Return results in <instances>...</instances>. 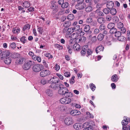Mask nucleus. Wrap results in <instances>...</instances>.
<instances>
[{
	"instance_id": "nucleus-1",
	"label": "nucleus",
	"mask_w": 130,
	"mask_h": 130,
	"mask_svg": "<svg viewBox=\"0 0 130 130\" xmlns=\"http://www.w3.org/2000/svg\"><path fill=\"white\" fill-rule=\"evenodd\" d=\"M83 0H78L77 3L75 6L76 9L78 10L83 9L86 7V5L83 2Z\"/></svg>"
},
{
	"instance_id": "nucleus-2",
	"label": "nucleus",
	"mask_w": 130,
	"mask_h": 130,
	"mask_svg": "<svg viewBox=\"0 0 130 130\" xmlns=\"http://www.w3.org/2000/svg\"><path fill=\"white\" fill-rule=\"evenodd\" d=\"M63 85H62L59 87V89L58 92V93L63 96H65L66 94L69 91L68 89L66 87H62Z\"/></svg>"
},
{
	"instance_id": "nucleus-3",
	"label": "nucleus",
	"mask_w": 130,
	"mask_h": 130,
	"mask_svg": "<svg viewBox=\"0 0 130 130\" xmlns=\"http://www.w3.org/2000/svg\"><path fill=\"white\" fill-rule=\"evenodd\" d=\"M44 69L43 66L41 64H37L33 66L32 69L35 72H38L41 71Z\"/></svg>"
},
{
	"instance_id": "nucleus-4",
	"label": "nucleus",
	"mask_w": 130,
	"mask_h": 130,
	"mask_svg": "<svg viewBox=\"0 0 130 130\" xmlns=\"http://www.w3.org/2000/svg\"><path fill=\"white\" fill-rule=\"evenodd\" d=\"M33 61L31 60H29L25 62L23 66V68L25 70H29L32 64Z\"/></svg>"
},
{
	"instance_id": "nucleus-5",
	"label": "nucleus",
	"mask_w": 130,
	"mask_h": 130,
	"mask_svg": "<svg viewBox=\"0 0 130 130\" xmlns=\"http://www.w3.org/2000/svg\"><path fill=\"white\" fill-rule=\"evenodd\" d=\"M71 99L66 97L62 98L60 100L61 103L63 104H68L71 102Z\"/></svg>"
},
{
	"instance_id": "nucleus-6",
	"label": "nucleus",
	"mask_w": 130,
	"mask_h": 130,
	"mask_svg": "<svg viewBox=\"0 0 130 130\" xmlns=\"http://www.w3.org/2000/svg\"><path fill=\"white\" fill-rule=\"evenodd\" d=\"M64 122L65 124L68 125L72 124L74 122L73 120L70 117L66 118L64 120Z\"/></svg>"
},
{
	"instance_id": "nucleus-7",
	"label": "nucleus",
	"mask_w": 130,
	"mask_h": 130,
	"mask_svg": "<svg viewBox=\"0 0 130 130\" xmlns=\"http://www.w3.org/2000/svg\"><path fill=\"white\" fill-rule=\"evenodd\" d=\"M73 31H74L72 27L69 28L64 27V28L63 30V32L64 33L69 35H71Z\"/></svg>"
},
{
	"instance_id": "nucleus-8",
	"label": "nucleus",
	"mask_w": 130,
	"mask_h": 130,
	"mask_svg": "<svg viewBox=\"0 0 130 130\" xmlns=\"http://www.w3.org/2000/svg\"><path fill=\"white\" fill-rule=\"evenodd\" d=\"M51 74V72L50 71L48 70H44L41 71L40 74L41 76L44 77L47 76L48 75Z\"/></svg>"
},
{
	"instance_id": "nucleus-9",
	"label": "nucleus",
	"mask_w": 130,
	"mask_h": 130,
	"mask_svg": "<svg viewBox=\"0 0 130 130\" xmlns=\"http://www.w3.org/2000/svg\"><path fill=\"white\" fill-rule=\"evenodd\" d=\"M60 80L56 76L53 77L49 80V83H58Z\"/></svg>"
},
{
	"instance_id": "nucleus-10",
	"label": "nucleus",
	"mask_w": 130,
	"mask_h": 130,
	"mask_svg": "<svg viewBox=\"0 0 130 130\" xmlns=\"http://www.w3.org/2000/svg\"><path fill=\"white\" fill-rule=\"evenodd\" d=\"M24 60V58L22 56H21L20 55L17 59L15 63L16 64L18 65L22 64L23 63Z\"/></svg>"
},
{
	"instance_id": "nucleus-11",
	"label": "nucleus",
	"mask_w": 130,
	"mask_h": 130,
	"mask_svg": "<svg viewBox=\"0 0 130 130\" xmlns=\"http://www.w3.org/2000/svg\"><path fill=\"white\" fill-rule=\"evenodd\" d=\"M88 49V45H85L83 47L82 49L80 52L81 55L82 56H84L86 54L87 51Z\"/></svg>"
},
{
	"instance_id": "nucleus-12",
	"label": "nucleus",
	"mask_w": 130,
	"mask_h": 130,
	"mask_svg": "<svg viewBox=\"0 0 130 130\" xmlns=\"http://www.w3.org/2000/svg\"><path fill=\"white\" fill-rule=\"evenodd\" d=\"M61 86V85L58 83H51L50 86L51 88L55 90L58 89L59 87Z\"/></svg>"
},
{
	"instance_id": "nucleus-13",
	"label": "nucleus",
	"mask_w": 130,
	"mask_h": 130,
	"mask_svg": "<svg viewBox=\"0 0 130 130\" xmlns=\"http://www.w3.org/2000/svg\"><path fill=\"white\" fill-rule=\"evenodd\" d=\"M73 127L75 129L79 130L82 128V124L80 123H76L73 125Z\"/></svg>"
},
{
	"instance_id": "nucleus-14",
	"label": "nucleus",
	"mask_w": 130,
	"mask_h": 130,
	"mask_svg": "<svg viewBox=\"0 0 130 130\" xmlns=\"http://www.w3.org/2000/svg\"><path fill=\"white\" fill-rule=\"evenodd\" d=\"M70 114L73 116H78L81 113L78 110H72L70 112Z\"/></svg>"
},
{
	"instance_id": "nucleus-15",
	"label": "nucleus",
	"mask_w": 130,
	"mask_h": 130,
	"mask_svg": "<svg viewBox=\"0 0 130 130\" xmlns=\"http://www.w3.org/2000/svg\"><path fill=\"white\" fill-rule=\"evenodd\" d=\"M88 126L92 128V129L95 128V127H96L95 123L94 121L93 120L91 121L89 123H88Z\"/></svg>"
},
{
	"instance_id": "nucleus-16",
	"label": "nucleus",
	"mask_w": 130,
	"mask_h": 130,
	"mask_svg": "<svg viewBox=\"0 0 130 130\" xmlns=\"http://www.w3.org/2000/svg\"><path fill=\"white\" fill-rule=\"evenodd\" d=\"M86 22L88 23H90L92 26H94L95 25L92 19L91 18H88L86 20Z\"/></svg>"
},
{
	"instance_id": "nucleus-17",
	"label": "nucleus",
	"mask_w": 130,
	"mask_h": 130,
	"mask_svg": "<svg viewBox=\"0 0 130 130\" xmlns=\"http://www.w3.org/2000/svg\"><path fill=\"white\" fill-rule=\"evenodd\" d=\"M104 49V47L102 45H100L96 47L95 50L96 52L97 53L100 52H103Z\"/></svg>"
},
{
	"instance_id": "nucleus-18",
	"label": "nucleus",
	"mask_w": 130,
	"mask_h": 130,
	"mask_svg": "<svg viewBox=\"0 0 130 130\" xmlns=\"http://www.w3.org/2000/svg\"><path fill=\"white\" fill-rule=\"evenodd\" d=\"M90 29V27L89 25H86L84 28V31L85 32H87L89 34H91L92 33V31L91 30H89Z\"/></svg>"
},
{
	"instance_id": "nucleus-19",
	"label": "nucleus",
	"mask_w": 130,
	"mask_h": 130,
	"mask_svg": "<svg viewBox=\"0 0 130 130\" xmlns=\"http://www.w3.org/2000/svg\"><path fill=\"white\" fill-rule=\"evenodd\" d=\"M88 122H86L84 123L83 125V127H85L83 129V130H92L93 129L89 126H88Z\"/></svg>"
},
{
	"instance_id": "nucleus-20",
	"label": "nucleus",
	"mask_w": 130,
	"mask_h": 130,
	"mask_svg": "<svg viewBox=\"0 0 130 130\" xmlns=\"http://www.w3.org/2000/svg\"><path fill=\"white\" fill-rule=\"evenodd\" d=\"M119 79L117 75L114 74L112 76L111 79L113 82L115 83L118 81Z\"/></svg>"
},
{
	"instance_id": "nucleus-21",
	"label": "nucleus",
	"mask_w": 130,
	"mask_h": 130,
	"mask_svg": "<svg viewBox=\"0 0 130 130\" xmlns=\"http://www.w3.org/2000/svg\"><path fill=\"white\" fill-rule=\"evenodd\" d=\"M114 6V3L113 2L110 1L107 2V7L110 9H111Z\"/></svg>"
},
{
	"instance_id": "nucleus-22",
	"label": "nucleus",
	"mask_w": 130,
	"mask_h": 130,
	"mask_svg": "<svg viewBox=\"0 0 130 130\" xmlns=\"http://www.w3.org/2000/svg\"><path fill=\"white\" fill-rule=\"evenodd\" d=\"M22 6L25 8H27L30 6V3L27 1H25L22 4Z\"/></svg>"
},
{
	"instance_id": "nucleus-23",
	"label": "nucleus",
	"mask_w": 130,
	"mask_h": 130,
	"mask_svg": "<svg viewBox=\"0 0 130 130\" xmlns=\"http://www.w3.org/2000/svg\"><path fill=\"white\" fill-rule=\"evenodd\" d=\"M73 48L74 50L78 51L80 49V46L78 44L75 43L74 44Z\"/></svg>"
},
{
	"instance_id": "nucleus-24",
	"label": "nucleus",
	"mask_w": 130,
	"mask_h": 130,
	"mask_svg": "<svg viewBox=\"0 0 130 130\" xmlns=\"http://www.w3.org/2000/svg\"><path fill=\"white\" fill-rule=\"evenodd\" d=\"M10 54V52L9 50H6L3 52V56L4 57H6L9 56Z\"/></svg>"
},
{
	"instance_id": "nucleus-25",
	"label": "nucleus",
	"mask_w": 130,
	"mask_h": 130,
	"mask_svg": "<svg viewBox=\"0 0 130 130\" xmlns=\"http://www.w3.org/2000/svg\"><path fill=\"white\" fill-rule=\"evenodd\" d=\"M67 48L69 53L71 54L72 51V46L71 45H68L67 46Z\"/></svg>"
},
{
	"instance_id": "nucleus-26",
	"label": "nucleus",
	"mask_w": 130,
	"mask_h": 130,
	"mask_svg": "<svg viewBox=\"0 0 130 130\" xmlns=\"http://www.w3.org/2000/svg\"><path fill=\"white\" fill-rule=\"evenodd\" d=\"M92 7L91 6H88L85 8V11L87 12H89L92 10Z\"/></svg>"
},
{
	"instance_id": "nucleus-27",
	"label": "nucleus",
	"mask_w": 130,
	"mask_h": 130,
	"mask_svg": "<svg viewBox=\"0 0 130 130\" xmlns=\"http://www.w3.org/2000/svg\"><path fill=\"white\" fill-rule=\"evenodd\" d=\"M71 25V22L70 21H65L63 24V26L65 27L68 28Z\"/></svg>"
},
{
	"instance_id": "nucleus-28",
	"label": "nucleus",
	"mask_w": 130,
	"mask_h": 130,
	"mask_svg": "<svg viewBox=\"0 0 130 130\" xmlns=\"http://www.w3.org/2000/svg\"><path fill=\"white\" fill-rule=\"evenodd\" d=\"M80 35L78 33L76 32L73 34L71 35V37L73 39L76 40L77 38L79 37Z\"/></svg>"
},
{
	"instance_id": "nucleus-29",
	"label": "nucleus",
	"mask_w": 130,
	"mask_h": 130,
	"mask_svg": "<svg viewBox=\"0 0 130 130\" xmlns=\"http://www.w3.org/2000/svg\"><path fill=\"white\" fill-rule=\"evenodd\" d=\"M46 92L47 95L50 96H52L53 94L52 90L51 89H47L46 91Z\"/></svg>"
},
{
	"instance_id": "nucleus-30",
	"label": "nucleus",
	"mask_w": 130,
	"mask_h": 130,
	"mask_svg": "<svg viewBox=\"0 0 130 130\" xmlns=\"http://www.w3.org/2000/svg\"><path fill=\"white\" fill-rule=\"evenodd\" d=\"M20 28H13L12 30V32L14 34H18L20 32Z\"/></svg>"
},
{
	"instance_id": "nucleus-31",
	"label": "nucleus",
	"mask_w": 130,
	"mask_h": 130,
	"mask_svg": "<svg viewBox=\"0 0 130 130\" xmlns=\"http://www.w3.org/2000/svg\"><path fill=\"white\" fill-rule=\"evenodd\" d=\"M20 56L18 53H15L12 54L11 56V57L13 58H18Z\"/></svg>"
},
{
	"instance_id": "nucleus-32",
	"label": "nucleus",
	"mask_w": 130,
	"mask_h": 130,
	"mask_svg": "<svg viewBox=\"0 0 130 130\" xmlns=\"http://www.w3.org/2000/svg\"><path fill=\"white\" fill-rule=\"evenodd\" d=\"M11 61V60L10 58L8 57L6 58L4 60V62L5 63L8 64L10 63Z\"/></svg>"
},
{
	"instance_id": "nucleus-33",
	"label": "nucleus",
	"mask_w": 130,
	"mask_h": 130,
	"mask_svg": "<svg viewBox=\"0 0 130 130\" xmlns=\"http://www.w3.org/2000/svg\"><path fill=\"white\" fill-rule=\"evenodd\" d=\"M95 13L97 16V15L99 16H103L104 14L103 13L98 9H97L95 11Z\"/></svg>"
},
{
	"instance_id": "nucleus-34",
	"label": "nucleus",
	"mask_w": 130,
	"mask_h": 130,
	"mask_svg": "<svg viewBox=\"0 0 130 130\" xmlns=\"http://www.w3.org/2000/svg\"><path fill=\"white\" fill-rule=\"evenodd\" d=\"M97 22L100 24H103L104 22V18L102 17H100L97 19Z\"/></svg>"
},
{
	"instance_id": "nucleus-35",
	"label": "nucleus",
	"mask_w": 130,
	"mask_h": 130,
	"mask_svg": "<svg viewBox=\"0 0 130 130\" xmlns=\"http://www.w3.org/2000/svg\"><path fill=\"white\" fill-rule=\"evenodd\" d=\"M40 83L43 85H44L49 83V80H47L45 79H41L40 82Z\"/></svg>"
},
{
	"instance_id": "nucleus-36",
	"label": "nucleus",
	"mask_w": 130,
	"mask_h": 130,
	"mask_svg": "<svg viewBox=\"0 0 130 130\" xmlns=\"http://www.w3.org/2000/svg\"><path fill=\"white\" fill-rule=\"evenodd\" d=\"M110 13L113 15H116L117 13L116 10L114 8L111 9L110 10Z\"/></svg>"
},
{
	"instance_id": "nucleus-37",
	"label": "nucleus",
	"mask_w": 130,
	"mask_h": 130,
	"mask_svg": "<svg viewBox=\"0 0 130 130\" xmlns=\"http://www.w3.org/2000/svg\"><path fill=\"white\" fill-rule=\"evenodd\" d=\"M115 25V24L114 23H110L108 24L107 28L109 29H111L114 28Z\"/></svg>"
},
{
	"instance_id": "nucleus-38",
	"label": "nucleus",
	"mask_w": 130,
	"mask_h": 130,
	"mask_svg": "<svg viewBox=\"0 0 130 130\" xmlns=\"http://www.w3.org/2000/svg\"><path fill=\"white\" fill-rule=\"evenodd\" d=\"M90 15L91 17L97 18L98 17L96 15L95 13V11L94 12H91L90 14Z\"/></svg>"
},
{
	"instance_id": "nucleus-39",
	"label": "nucleus",
	"mask_w": 130,
	"mask_h": 130,
	"mask_svg": "<svg viewBox=\"0 0 130 130\" xmlns=\"http://www.w3.org/2000/svg\"><path fill=\"white\" fill-rule=\"evenodd\" d=\"M74 18V16L73 14H69L67 17V19L70 20H73Z\"/></svg>"
},
{
	"instance_id": "nucleus-40",
	"label": "nucleus",
	"mask_w": 130,
	"mask_h": 130,
	"mask_svg": "<svg viewBox=\"0 0 130 130\" xmlns=\"http://www.w3.org/2000/svg\"><path fill=\"white\" fill-rule=\"evenodd\" d=\"M104 38V35L101 34H99L98 37V39L100 41L102 40Z\"/></svg>"
},
{
	"instance_id": "nucleus-41",
	"label": "nucleus",
	"mask_w": 130,
	"mask_h": 130,
	"mask_svg": "<svg viewBox=\"0 0 130 130\" xmlns=\"http://www.w3.org/2000/svg\"><path fill=\"white\" fill-rule=\"evenodd\" d=\"M73 29L74 31H78L80 29V25H78L76 26H74V27L73 28Z\"/></svg>"
},
{
	"instance_id": "nucleus-42",
	"label": "nucleus",
	"mask_w": 130,
	"mask_h": 130,
	"mask_svg": "<svg viewBox=\"0 0 130 130\" xmlns=\"http://www.w3.org/2000/svg\"><path fill=\"white\" fill-rule=\"evenodd\" d=\"M20 40L21 41L23 44L25 43L27 41L26 38L24 36L22 37Z\"/></svg>"
},
{
	"instance_id": "nucleus-43",
	"label": "nucleus",
	"mask_w": 130,
	"mask_h": 130,
	"mask_svg": "<svg viewBox=\"0 0 130 130\" xmlns=\"http://www.w3.org/2000/svg\"><path fill=\"white\" fill-rule=\"evenodd\" d=\"M89 86L91 90L93 91H94L95 90L96 87L95 85L93 83H92L90 84L89 85Z\"/></svg>"
},
{
	"instance_id": "nucleus-44",
	"label": "nucleus",
	"mask_w": 130,
	"mask_h": 130,
	"mask_svg": "<svg viewBox=\"0 0 130 130\" xmlns=\"http://www.w3.org/2000/svg\"><path fill=\"white\" fill-rule=\"evenodd\" d=\"M54 46L55 48L58 49L59 50H62L63 48L62 46L60 45L56 44L54 45Z\"/></svg>"
},
{
	"instance_id": "nucleus-45",
	"label": "nucleus",
	"mask_w": 130,
	"mask_h": 130,
	"mask_svg": "<svg viewBox=\"0 0 130 130\" xmlns=\"http://www.w3.org/2000/svg\"><path fill=\"white\" fill-rule=\"evenodd\" d=\"M64 73L65 76L66 77H68L70 76V73L67 71H64Z\"/></svg>"
},
{
	"instance_id": "nucleus-46",
	"label": "nucleus",
	"mask_w": 130,
	"mask_h": 130,
	"mask_svg": "<svg viewBox=\"0 0 130 130\" xmlns=\"http://www.w3.org/2000/svg\"><path fill=\"white\" fill-rule=\"evenodd\" d=\"M117 26L118 28H121L123 27V24L122 22H120L117 23Z\"/></svg>"
},
{
	"instance_id": "nucleus-47",
	"label": "nucleus",
	"mask_w": 130,
	"mask_h": 130,
	"mask_svg": "<svg viewBox=\"0 0 130 130\" xmlns=\"http://www.w3.org/2000/svg\"><path fill=\"white\" fill-rule=\"evenodd\" d=\"M113 21L115 23H117L119 21V19L117 16L114 17L113 18Z\"/></svg>"
},
{
	"instance_id": "nucleus-48",
	"label": "nucleus",
	"mask_w": 130,
	"mask_h": 130,
	"mask_svg": "<svg viewBox=\"0 0 130 130\" xmlns=\"http://www.w3.org/2000/svg\"><path fill=\"white\" fill-rule=\"evenodd\" d=\"M125 38L123 36H121L118 37L117 39L119 41H123L124 40Z\"/></svg>"
},
{
	"instance_id": "nucleus-49",
	"label": "nucleus",
	"mask_w": 130,
	"mask_h": 130,
	"mask_svg": "<svg viewBox=\"0 0 130 130\" xmlns=\"http://www.w3.org/2000/svg\"><path fill=\"white\" fill-rule=\"evenodd\" d=\"M30 26L29 24H27L23 27V30L25 31L26 29H29L30 28Z\"/></svg>"
},
{
	"instance_id": "nucleus-50",
	"label": "nucleus",
	"mask_w": 130,
	"mask_h": 130,
	"mask_svg": "<svg viewBox=\"0 0 130 130\" xmlns=\"http://www.w3.org/2000/svg\"><path fill=\"white\" fill-rule=\"evenodd\" d=\"M69 5L68 3L67 2L63 3L61 5V6L62 8H67Z\"/></svg>"
},
{
	"instance_id": "nucleus-51",
	"label": "nucleus",
	"mask_w": 130,
	"mask_h": 130,
	"mask_svg": "<svg viewBox=\"0 0 130 130\" xmlns=\"http://www.w3.org/2000/svg\"><path fill=\"white\" fill-rule=\"evenodd\" d=\"M115 34V36L117 37L120 36L121 34V33L119 31H117V30L116 31Z\"/></svg>"
},
{
	"instance_id": "nucleus-52",
	"label": "nucleus",
	"mask_w": 130,
	"mask_h": 130,
	"mask_svg": "<svg viewBox=\"0 0 130 130\" xmlns=\"http://www.w3.org/2000/svg\"><path fill=\"white\" fill-rule=\"evenodd\" d=\"M75 78L74 76H73L71 78V79L70 80V83L71 84H73L75 82L74 79Z\"/></svg>"
},
{
	"instance_id": "nucleus-53",
	"label": "nucleus",
	"mask_w": 130,
	"mask_h": 130,
	"mask_svg": "<svg viewBox=\"0 0 130 130\" xmlns=\"http://www.w3.org/2000/svg\"><path fill=\"white\" fill-rule=\"evenodd\" d=\"M65 96L66 97H71L73 96V94L72 93L68 92L66 94Z\"/></svg>"
},
{
	"instance_id": "nucleus-54",
	"label": "nucleus",
	"mask_w": 130,
	"mask_h": 130,
	"mask_svg": "<svg viewBox=\"0 0 130 130\" xmlns=\"http://www.w3.org/2000/svg\"><path fill=\"white\" fill-rule=\"evenodd\" d=\"M117 30V29L116 28H113L110 29L109 32L111 34H115Z\"/></svg>"
},
{
	"instance_id": "nucleus-55",
	"label": "nucleus",
	"mask_w": 130,
	"mask_h": 130,
	"mask_svg": "<svg viewBox=\"0 0 130 130\" xmlns=\"http://www.w3.org/2000/svg\"><path fill=\"white\" fill-rule=\"evenodd\" d=\"M44 56L49 58H52L53 57V56L52 55L49 53H46L44 54Z\"/></svg>"
},
{
	"instance_id": "nucleus-56",
	"label": "nucleus",
	"mask_w": 130,
	"mask_h": 130,
	"mask_svg": "<svg viewBox=\"0 0 130 130\" xmlns=\"http://www.w3.org/2000/svg\"><path fill=\"white\" fill-rule=\"evenodd\" d=\"M56 75L59 77L60 79L61 80H63V79L64 78L63 76L60 74L57 73Z\"/></svg>"
},
{
	"instance_id": "nucleus-57",
	"label": "nucleus",
	"mask_w": 130,
	"mask_h": 130,
	"mask_svg": "<svg viewBox=\"0 0 130 130\" xmlns=\"http://www.w3.org/2000/svg\"><path fill=\"white\" fill-rule=\"evenodd\" d=\"M99 29L101 30H104L105 29V26L103 24H101L99 26Z\"/></svg>"
},
{
	"instance_id": "nucleus-58",
	"label": "nucleus",
	"mask_w": 130,
	"mask_h": 130,
	"mask_svg": "<svg viewBox=\"0 0 130 130\" xmlns=\"http://www.w3.org/2000/svg\"><path fill=\"white\" fill-rule=\"evenodd\" d=\"M50 7L51 9L54 10L56 12L57 11V7L56 5H52Z\"/></svg>"
},
{
	"instance_id": "nucleus-59",
	"label": "nucleus",
	"mask_w": 130,
	"mask_h": 130,
	"mask_svg": "<svg viewBox=\"0 0 130 130\" xmlns=\"http://www.w3.org/2000/svg\"><path fill=\"white\" fill-rule=\"evenodd\" d=\"M10 46L11 48L14 49L16 45L15 43L13 42L10 44Z\"/></svg>"
},
{
	"instance_id": "nucleus-60",
	"label": "nucleus",
	"mask_w": 130,
	"mask_h": 130,
	"mask_svg": "<svg viewBox=\"0 0 130 130\" xmlns=\"http://www.w3.org/2000/svg\"><path fill=\"white\" fill-rule=\"evenodd\" d=\"M109 10H110V9H109L108 8H105L103 10V12L105 14H107L108 13H109V12L110 11Z\"/></svg>"
},
{
	"instance_id": "nucleus-61",
	"label": "nucleus",
	"mask_w": 130,
	"mask_h": 130,
	"mask_svg": "<svg viewBox=\"0 0 130 130\" xmlns=\"http://www.w3.org/2000/svg\"><path fill=\"white\" fill-rule=\"evenodd\" d=\"M43 29L42 27H39L38 28L37 31L41 34H42Z\"/></svg>"
},
{
	"instance_id": "nucleus-62",
	"label": "nucleus",
	"mask_w": 130,
	"mask_h": 130,
	"mask_svg": "<svg viewBox=\"0 0 130 130\" xmlns=\"http://www.w3.org/2000/svg\"><path fill=\"white\" fill-rule=\"evenodd\" d=\"M122 124L123 125V127H124V126H126V125L128 124V123L127 122L126 120H123L121 122Z\"/></svg>"
},
{
	"instance_id": "nucleus-63",
	"label": "nucleus",
	"mask_w": 130,
	"mask_h": 130,
	"mask_svg": "<svg viewBox=\"0 0 130 130\" xmlns=\"http://www.w3.org/2000/svg\"><path fill=\"white\" fill-rule=\"evenodd\" d=\"M87 54L88 55L87 56V57H88V55H91L92 53V51L90 49H88H88L87 50Z\"/></svg>"
},
{
	"instance_id": "nucleus-64",
	"label": "nucleus",
	"mask_w": 130,
	"mask_h": 130,
	"mask_svg": "<svg viewBox=\"0 0 130 130\" xmlns=\"http://www.w3.org/2000/svg\"><path fill=\"white\" fill-rule=\"evenodd\" d=\"M112 19V17L110 15H107L106 17V19L107 21H110Z\"/></svg>"
}]
</instances>
